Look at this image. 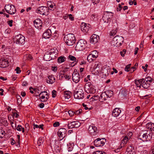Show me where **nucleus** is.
<instances>
[{
	"mask_svg": "<svg viewBox=\"0 0 154 154\" xmlns=\"http://www.w3.org/2000/svg\"><path fill=\"white\" fill-rule=\"evenodd\" d=\"M64 39L66 44L68 45H72L75 42V37L72 34H69L65 35Z\"/></svg>",
	"mask_w": 154,
	"mask_h": 154,
	"instance_id": "nucleus-1",
	"label": "nucleus"
},
{
	"mask_svg": "<svg viewBox=\"0 0 154 154\" xmlns=\"http://www.w3.org/2000/svg\"><path fill=\"white\" fill-rule=\"evenodd\" d=\"M13 22V21L12 20H10L8 21V23L10 26H12Z\"/></svg>",
	"mask_w": 154,
	"mask_h": 154,
	"instance_id": "nucleus-64",
	"label": "nucleus"
},
{
	"mask_svg": "<svg viewBox=\"0 0 154 154\" xmlns=\"http://www.w3.org/2000/svg\"><path fill=\"white\" fill-rule=\"evenodd\" d=\"M67 131L64 128H61L59 129L58 132V134L60 140H63L66 136Z\"/></svg>",
	"mask_w": 154,
	"mask_h": 154,
	"instance_id": "nucleus-10",
	"label": "nucleus"
},
{
	"mask_svg": "<svg viewBox=\"0 0 154 154\" xmlns=\"http://www.w3.org/2000/svg\"><path fill=\"white\" fill-rule=\"evenodd\" d=\"M117 32V31L116 29H113L110 32V35H114Z\"/></svg>",
	"mask_w": 154,
	"mask_h": 154,
	"instance_id": "nucleus-45",
	"label": "nucleus"
},
{
	"mask_svg": "<svg viewBox=\"0 0 154 154\" xmlns=\"http://www.w3.org/2000/svg\"><path fill=\"white\" fill-rule=\"evenodd\" d=\"M85 90L87 93L94 94L96 92L94 87L90 83H87L85 84Z\"/></svg>",
	"mask_w": 154,
	"mask_h": 154,
	"instance_id": "nucleus-7",
	"label": "nucleus"
},
{
	"mask_svg": "<svg viewBox=\"0 0 154 154\" xmlns=\"http://www.w3.org/2000/svg\"><path fill=\"white\" fill-rule=\"evenodd\" d=\"M104 14H106L107 15V16L109 17V20H110V19L113 16V13L111 12H106L104 13Z\"/></svg>",
	"mask_w": 154,
	"mask_h": 154,
	"instance_id": "nucleus-36",
	"label": "nucleus"
},
{
	"mask_svg": "<svg viewBox=\"0 0 154 154\" xmlns=\"http://www.w3.org/2000/svg\"><path fill=\"white\" fill-rule=\"evenodd\" d=\"M121 112V110L120 109L115 108L112 111V115L115 117H117L119 115Z\"/></svg>",
	"mask_w": 154,
	"mask_h": 154,
	"instance_id": "nucleus-22",
	"label": "nucleus"
},
{
	"mask_svg": "<svg viewBox=\"0 0 154 154\" xmlns=\"http://www.w3.org/2000/svg\"><path fill=\"white\" fill-rule=\"evenodd\" d=\"M73 149V147L72 146L69 145L68 146V151L69 152L72 151Z\"/></svg>",
	"mask_w": 154,
	"mask_h": 154,
	"instance_id": "nucleus-56",
	"label": "nucleus"
},
{
	"mask_svg": "<svg viewBox=\"0 0 154 154\" xmlns=\"http://www.w3.org/2000/svg\"><path fill=\"white\" fill-rule=\"evenodd\" d=\"M60 123L59 122H57L53 124V126L54 127L58 126L59 125Z\"/></svg>",
	"mask_w": 154,
	"mask_h": 154,
	"instance_id": "nucleus-58",
	"label": "nucleus"
},
{
	"mask_svg": "<svg viewBox=\"0 0 154 154\" xmlns=\"http://www.w3.org/2000/svg\"><path fill=\"white\" fill-rule=\"evenodd\" d=\"M68 17L70 20L71 21H73L74 20V18L72 17V15L71 14H68Z\"/></svg>",
	"mask_w": 154,
	"mask_h": 154,
	"instance_id": "nucleus-52",
	"label": "nucleus"
},
{
	"mask_svg": "<svg viewBox=\"0 0 154 154\" xmlns=\"http://www.w3.org/2000/svg\"><path fill=\"white\" fill-rule=\"evenodd\" d=\"M48 93H47L46 91H44L41 92L39 94V96H41L42 95H43L44 96L48 95Z\"/></svg>",
	"mask_w": 154,
	"mask_h": 154,
	"instance_id": "nucleus-50",
	"label": "nucleus"
},
{
	"mask_svg": "<svg viewBox=\"0 0 154 154\" xmlns=\"http://www.w3.org/2000/svg\"><path fill=\"white\" fill-rule=\"evenodd\" d=\"M129 140V138L127 136H125L124 137L122 140V143L121 145L122 146L124 144H126L127 141Z\"/></svg>",
	"mask_w": 154,
	"mask_h": 154,
	"instance_id": "nucleus-29",
	"label": "nucleus"
},
{
	"mask_svg": "<svg viewBox=\"0 0 154 154\" xmlns=\"http://www.w3.org/2000/svg\"><path fill=\"white\" fill-rule=\"evenodd\" d=\"M14 39V43L17 44L23 45L25 43V37L20 34L15 36Z\"/></svg>",
	"mask_w": 154,
	"mask_h": 154,
	"instance_id": "nucleus-3",
	"label": "nucleus"
},
{
	"mask_svg": "<svg viewBox=\"0 0 154 154\" xmlns=\"http://www.w3.org/2000/svg\"><path fill=\"white\" fill-rule=\"evenodd\" d=\"M52 97L54 98L56 96V91L55 90H53L52 92Z\"/></svg>",
	"mask_w": 154,
	"mask_h": 154,
	"instance_id": "nucleus-54",
	"label": "nucleus"
},
{
	"mask_svg": "<svg viewBox=\"0 0 154 154\" xmlns=\"http://www.w3.org/2000/svg\"><path fill=\"white\" fill-rule=\"evenodd\" d=\"M99 65H100L99 63H97L95 64V66H94V69H97V68H98L99 69V67H100Z\"/></svg>",
	"mask_w": 154,
	"mask_h": 154,
	"instance_id": "nucleus-62",
	"label": "nucleus"
},
{
	"mask_svg": "<svg viewBox=\"0 0 154 154\" xmlns=\"http://www.w3.org/2000/svg\"><path fill=\"white\" fill-rule=\"evenodd\" d=\"M72 95V93L69 91H66L64 92V96L66 99L69 98Z\"/></svg>",
	"mask_w": 154,
	"mask_h": 154,
	"instance_id": "nucleus-26",
	"label": "nucleus"
},
{
	"mask_svg": "<svg viewBox=\"0 0 154 154\" xmlns=\"http://www.w3.org/2000/svg\"><path fill=\"white\" fill-rule=\"evenodd\" d=\"M100 0H92L93 3L94 4H97L99 2Z\"/></svg>",
	"mask_w": 154,
	"mask_h": 154,
	"instance_id": "nucleus-63",
	"label": "nucleus"
},
{
	"mask_svg": "<svg viewBox=\"0 0 154 154\" xmlns=\"http://www.w3.org/2000/svg\"><path fill=\"white\" fill-rule=\"evenodd\" d=\"M48 10L54 11L56 8L55 4L51 1H48L47 2Z\"/></svg>",
	"mask_w": 154,
	"mask_h": 154,
	"instance_id": "nucleus-17",
	"label": "nucleus"
},
{
	"mask_svg": "<svg viewBox=\"0 0 154 154\" xmlns=\"http://www.w3.org/2000/svg\"><path fill=\"white\" fill-rule=\"evenodd\" d=\"M123 40V37L119 36L118 35L116 36L111 42V44L112 45L116 47H119L122 45Z\"/></svg>",
	"mask_w": 154,
	"mask_h": 154,
	"instance_id": "nucleus-2",
	"label": "nucleus"
},
{
	"mask_svg": "<svg viewBox=\"0 0 154 154\" xmlns=\"http://www.w3.org/2000/svg\"><path fill=\"white\" fill-rule=\"evenodd\" d=\"M44 139L41 138H39L38 141V144L39 146L41 145L44 142Z\"/></svg>",
	"mask_w": 154,
	"mask_h": 154,
	"instance_id": "nucleus-42",
	"label": "nucleus"
},
{
	"mask_svg": "<svg viewBox=\"0 0 154 154\" xmlns=\"http://www.w3.org/2000/svg\"><path fill=\"white\" fill-rule=\"evenodd\" d=\"M148 129H151V131H154V124L151 122L148 123L147 124Z\"/></svg>",
	"mask_w": 154,
	"mask_h": 154,
	"instance_id": "nucleus-30",
	"label": "nucleus"
},
{
	"mask_svg": "<svg viewBox=\"0 0 154 154\" xmlns=\"http://www.w3.org/2000/svg\"><path fill=\"white\" fill-rule=\"evenodd\" d=\"M80 123L77 121L68 122V127L69 128H78L80 126Z\"/></svg>",
	"mask_w": 154,
	"mask_h": 154,
	"instance_id": "nucleus-11",
	"label": "nucleus"
},
{
	"mask_svg": "<svg viewBox=\"0 0 154 154\" xmlns=\"http://www.w3.org/2000/svg\"><path fill=\"white\" fill-rule=\"evenodd\" d=\"M99 98V97L98 96H92L90 99L91 101H93L94 100H97Z\"/></svg>",
	"mask_w": 154,
	"mask_h": 154,
	"instance_id": "nucleus-37",
	"label": "nucleus"
},
{
	"mask_svg": "<svg viewBox=\"0 0 154 154\" xmlns=\"http://www.w3.org/2000/svg\"><path fill=\"white\" fill-rule=\"evenodd\" d=\"M105 152H102V151H97L93 152V154H105Z\"/></svg>",
	"mask_w": 154,
	"mask_h": 154,
	"instance_id": "nucleus-48",
	"label": "nucleus"
},
{
	"mask_svg": "<svg viewBox=\"0 0 154 154\" xmlns=\"http://www.w3.org/2000/svg\"><path fill=\"white\" fill-rule=\"evenodd\" d=\"M144 80V79H142L139 80H138V82H139L140 83V84H141V85H142V84Z\"/></svg>",
	"mask_w": 154,
	"mask_h": 154,
	"instance_id": "nucleus-61",
	"label": "nucleus"
},
{
	"mask_svg": "<svg viewBox=\"0 0 154 154\" xmlns=\"http://www.w3.org/2000/svg\"><path fill=\"white\" fill-rule=\"evenodd\" d=\"M19 98H17V103L18 104H20L22 102V99L20 96H19Z\"/></svg>",
	"mask_w": 154,
	"mask_h": 154,
	"instance_id": "nucleus-57",
	"label": "nucleus"
},
{
	"mask_svg": "<svg viewBox=\"0 0 154 154\" xmlns=\"http://www.w3.org/2000/svg\"><path fill=\"white\" fill-rule=\"evenodd\" d=\"M151 134H147V133H143L142 132L139 133L138 136V138L143 141H148L151 138Z\"/></svg>",
	"mask_w": 154,
	"mask_h": 154,
	"instance_id": "nucleus-5",
	"label": "nucleus"
},
{
	"mask_svg": "<svg viewBox=\"0 0 154 154\" xmlns=\"http://www.w3.org/2000/svg\"><path fill=\"white\" fill-rule=\"evenodd\" d=\"M131 64H129L126 66L125 69V70L127 72H129L130 69V67L131 66Z\"/></svg>",
	"mask_w": 154,
	"mask_h": 154,
	"instance_id": "nucleus-43",
	"label": "nucleus"
},
{
	"mask_svg": "<svg viewBox=\"0 0 154 154\" xmlns=\"http://www.w3.org/2000/svg\"><path fill=\"white\" fill-rule=\"evenodd\" d=\"M93 73L95 75H98L100 72V69L98 68H97V69H94V70L93 71Z\"/></svg>",
	"mask_w": 154,
	"mask_h": 154,
	"instance_id": "nucleus-41",
	"label": "nucleus"
},
{
	"mask_svg": "<svg viewBox=\"0 0 154 154\" xmlns=\"http://www.w3.org/2000/svg\"><path fill=\"white\" fill-rule=\"evenodd\" d=\"M126 51L125 49H123L122 51L120 52V54L122 57H123L124 56L125 54Z\"/></svg>",
	"mask_w": 154,
	"mask_h": 154,
	"instance_id": "nucleus-51",
	"label": "nucleus"
},
{
	"mask_svg": "<svg viewBox=\"0 0 154 154\" xmlns=\"http://www.w3.org/2000/svg\"><path fill=\"white\" fill-rule=\"evenodd\" d=\"M106 14H104V15L103 17V20L104 21V22L108 23L109 21L110 20L109 17L107 16Z\"/></svg>",
	"mask_w": 154,
	"mask_h": 154,
	"instance_id": "nucleus-32",
	"label": "nucleus"
},
{
	"mask_svg": "<svg viewBox=\"0 0 154 154\" xmlns=\"http://www.w3.org/2000/svg\"><path fill=\"white\" fill-rule=\"evenodd\" d=\"M88 130L91 135L94 136L97 134V128L96 127L92 125H90L88 128Z\"/></svg>",
	"mask_w": 154,
	"mask_h": 154,
	"instance_id": "nucleus-14",
	"label": "nucleus"
},
{
	"mask_svg": "<svg viewBox=\"0 0 154 154\" xmlns=\"http://www.w3.org/2000/svg\"><path fill=\"white\" fill-rule=\"evenodd\" d=\"M110 72V68L109 67L107 68H104L102 69V73L105 76H108Z\"/></svg>",
	"mask_w": 154,
	"mask_h": 154,
	"instance_id": "nucleus-25",
	"label": "nucleus"
},
{
	"mask_svg": "<svg viewBox=\"0 0 154 154\" xmlns=\"http://www.w3.org/2000/svg\"><path fill=\"white\" fill-rule=\"evenodd\" d=\"M105 142L104 138H97L94 141V145L96 146H102L104 145Z\"/></svg>",
	"mask_w": 154,
	"mask_h": 154,
	"instance_id": "nucleus-9",
	"label": "nucleus"
},
{
	"mask_svg": "<svg viewBox=\"0 0 154 154\" xmlns=\"http://www.w3.org/2000/svg\"><path fill=\"white\" fill-rule=\"evenodd\" d=\"M5 132L3 130H0V138H2L5 135Z\"/></svg>",
	"mask_w": 154,
	"mask_h": 154,
	"instance_id": "nucleus-44",
	"label": "nucleus"
},
{
	"mask_svg": "<svg viewBox=\"0 0 154 154\" xmlns=\"http://www.w3.org/2000/svg\"><path fill=\"white\" fill-rule=\"evenodd\" d=\"M51 32L50 29H47L43 33L42 37L45 39L49 38L51 35Z\"/></svg>",
	"mask_w": 154,
	"mask_h": 154,
	"instance_id": "nucleus-20",
	"label": "nucleus"
},
{
	"mask_svg": "<svg viewBox=\"0 0 154 154\" xmlns=\"http://www.w3.org/2000/svg\"><path fill=\"white\" fill-rule=\"evenodd\" d=\"M152 80L153 79L150 76H148L144 79V81L145 82H148L151 83Z\"/></svg>",
	"mask_w": 154,
	"mask_h": 154,
	"instance_id": "nucleus-34",
	"label": "nucleus"
},
{
	"mask_svg": "<svg viewBox=\"0 0 154 154\" xmlns=\"http://www.w3.org/2000/svg\"><path fill=\"white\" fill-rule=\"evenodd\" d=\"M72 79L73 81L75 83H78L80 80L79 75L77 71H74L72 74Z\"/></svg>",
	"mask_w": 154,
	"mask_h": 154,
	"instance_id": "nucleus-15",
	"label": "nucleus"
},
{
	"mask_svg": "<svg viewBox=\"0 0 154 154\" xmlns=\"http://www.w3.org/2000/svg\"><path fill=\"white\" fill-rule=\"evenodd\" d=\"M57 57V52H50L49 53H47L44 55V57L55 58Z\"/></svg>",
	"mask_w": 154,
	"mask_h": 154,
	"instance_id": "nucleus-18",
	"label": "nucleus"
},
{
	"mask_svg": "<svg viewBox=\"0 0 154 154\" xmlns=\"http://www.w3.org/2000/svg\"><path fill=\"white\" fill-rule=\"evenodd\" d=\"M99 38V36L95 34H93L91 37L90 42L94 44L98 42Z\"/></svg>",
	"mask_w": 154,
	"mask_h": 154,
	"instance_id": "nucleus-19",
	"label": "nucleus"
},
{
	"mask_svg": "<svg viewBox=\"0 0 154 154\" xmlns=\"http://www.w3.org/2000/svg\"><path fill=\"white\" fill-rule=\"evenodd\" d=\"M99 57L98 52L96 51H94L88 54L87 58H97Z\"/></svg>",
	"mask_w": 154,
	"mask_h": 154,
	"instance_id": "nucleus-21",
	"label": "nucleus"
},
{
	"mask_svg": "<svg viewBox=\"0 0 154 154\" xmlns=\"http://www.w3.org/2000/svg\"><path fill=\"white\" fill-rule=\"evenodd\" d=\"M36 12L41 14L45 15L46 13L48 12V9L46 7L41 6L37 8L36 10Z\"/></svg>",
	"mask_w": 154,
	"mask_h": 154,
	"instance_id": "nucleus-13",
	"label": "nucleus"
},
{
	"mask_svg": "<svg viewBox=\"0 0 154 154\" xmlns=\"http://www.w3.org/2000/svg\"><path fill=\"white\" fill-rule=\"evenodd\" d=\"M70 60L71 61H74L72 62V63H70L69 64V66L71 67L74 66L77 63L76 61V58H70Z\"/></svg>",
	"mask_w": 154,
	"mask_h": 154,
	"instance_id": "nucleus-33",
	"label": "nucleus"
},
{
	"mask_svg": "<svg viewBox=\"0 0 154 154\" xmlns=\"http://www.w3.org/2000/svg\"><path fill=\"white\" fill-rule=\"evenodd\" d=\"M51 69L52 71L54 72H56L57 69V66H52Z\"/></svg>",
	"mask_w": 154,
	"mask_h": 154,
	"instance_id": "nucleus-60",
	"label": "nucleus"
},
{
	"mask_svg": "<svg viewBox=\"0 0 154 154\" xmlns=\"http://www.w3.org/2000/svg\"><path fill=\"white\" fill-rule=\"evenodd\" d=\"M74 96L75 99H82L84 97V92L82 89H79L78 91H74Z\"/></svg>",
	"mask_w": 154,
	"mask_h": 154,
	"instance_id": "nucleus-8",
	"label": "nucleus"
},
{
	"mask_svg": "<svg viewBox=\"0 0 154 154\" xmlns=\"http://www.w3.org/2000/svg\"><path fill=\"white\" fill-rule=\"evenodd\" d=\"M11 125L12 127L14 128H16V123H15L14 124V125L13 124H14V123L13 122H11Z\"/></svg>",
	"mask_w": 154,
	"mask_h": 154,
	"instance_id": "nucleus-59",
	"label": "nucleus"
},
{
	"mask_svg": "<svg viewBox=\"0 0 154 154\" xmlns=\"http://www.w3.org/2000/svg\"><path fill=\"white\" fill-rule=\"evenodd\" d=\"M17 130L19 131H22L23 133L24 132V128L22 127L20 125H19L17 127Z\"/></svg>",
	"mask_w": 154,
	"mask_h": 154,
	"instance_id": "nucleus-35",
	"label": "nucleus"
},
{
	"mask_svg": "<svg viewBox=\"0 0 154 154\" xmlns=\"http://www.w3.org/2000/svg\"><path fill=\"white\" fill-rule=\"evenodd\" d=\"M9 63L7 60L5 58H0V67L5 68L8 66Z\"/></svg>",
	"mask_w": 154,
	"mask_h": 154,
	"instance_id": "nucleus-16",
	"label": "nucleus"
},
{
	"mask_svg": "<svg viewBox=\"0 0 154 154\" xmlns=\"http://www.w3.org/2000/svg\"><path fill=\"white\" fill-rule=\"evenodd\" d=\"M57 62L59 63H61L64 62L66 60V58H58Z\"/></svg>",
	"mask_w": 154,
	"mask_h": 154,
	"instance_id": "nucleus-46",
	"label": "nucleus"
},
{
	"mask_svg": "<svg viewBox=\"0 0 154 154\" xmlns=\"http://www.w3.org/2000/svg\"><path fill=\"white\" fill-rule=\"evenodd\" d=\"M34 25L35 27L37 28H38L41 26L42 22L39 18H37L34 21Z\"/></svg>",
	"mask_w": 154,
	"mask_h": 154,
	"instance_id": "nucleus-23",
	"label": "nucleus"
},
{
	"mask_svg": "<svg viewBox=\"0 0 154 154\" xmlns=\"http://www.w3.org/2000/svg\"><path fill=\"white\" fill-rule=\"evenodd\" d=\"M51 35V36L53 37V39L54 40L56 39L59 36L58 34L57 33H54L52 35Z\"/></svg>",
	"mask_w": 154,
	"mask_h": 154,
	"instance_id": "nucleus-40",
	"label": "nucleus"
},
{
	"mask_svg": "<svg viewBox=\"0 0 154 154\" xmlns=\"http://www.w3.org/2000/svg\"><path fill=\"white\" fill-rule=\"evenodd\" d=\"M82 109H79V110L74 112V114H75V115H78L81 113L82 112Z\"/></svg>",
	"mask_w": 154,
	"mask_h": 154,
	"instance_id": "nucleus-49",
	"label": "nucleus"
},
{
	"mask_svg": "<svg viewBox=\"0 0 154 154\" xmlns=\"http://www.w3.org/2000/svg\"><path fill=\"white\" fill-rule=\"evenodd\" d=\"M87 42L83 39H80L77 43L75 47V49L77 51L83 50L85 48Z\"/></svg>",
	"mask_w": 154,
	"mask_h": 154,
	"instance_id": "nucleus-4",
	"label": "nucleus"
},
{
	"mask_svg": "<svg viewBox=\"0 0 154 154\" xmlns=\"http://www.w3.org/2000/svg\"><path fill=\"white\" fill-rule=\"evenodd\" d=\"M80 26L82 31L85 32H87L91 27V26L89 24L83 22L81 24Z\"/></svg>",
	"mask_w": 154,
	"mask_h": 154,
	"instance_id": "nucleus-12",
	"label": "nucleus"
},
{
	"mask_svg": "<svg viewBox=\"0 0 154 154\" xmlns=\"http://www.w3.org/2000/svg\"><path fill=\"white\" fill-rule=\"evenodd\" d=\"M24 58H32V57L31 55L28 54L26 52L24 54Z\"/></svg>",
	"mask_w": 154,
	"mask_h": 154,
	"instance_id": "nucleus-47",
	"label": "nucleus"
},
{
	"mask_svg": "<svg viewBox=\"0 0 154 154\" xmlns=\"http://www.w3.org/2000/svg\"><path fill=\"white\" fill-rule=\"evenodd\" d=\"M150 85V83L145 82V81H144L142 84V86L144 88L147 89L149 87Z\"/></svg>",
	"mask_w": 154,
	"mask_h": 154,
	"instance_id": "nucleus-31",
	"label": "nucleus"
},
{
	"mask_svg": "<svg viewBox=\"0 0 154 154\" xmlns=\"http://www.w3.org/2000/svg\"><path fill=\"white\" fill-rule=\"evenodd\" d=\"M55 81V79L54 76L53 75H51L48 76V79H47V83L52 84Z\"/></svg>",
	"mask_w": 154,
	"mask_h": 154,
	"instance_id": "nucleus-24",
	"label": "nucleus"
},
{
	"mask_svg": "<svg viewBox=\"0 0 154 154\" xmlns=\"http://www.w3.org/2000/svg\"><path fill=\"white\" fill-rule=\"evenodd\" d=\"M38 96L39 97L40 100L41 102H45V96H44L43 95H41V96H39V95Z\"/></svg>",
	"mask_w": 154,
	"mask_h": 154,
	"instance_id": "nucleus-39",
	"label": "nucleus"
},
{
	"mask_svg": "<svg viewBox=\"0 0 154 154\" xmlns=\"http://www.w3.org/2000/svg\"><path fill=\"white\" fill-rule=\"evenodd\" d=\"M5 9L7 13L10 14H14L16 12L15 7L12 5H6Z\"/></svg>",
	"mask_w": 154,
	"mask_h": 154,
	"instance_id": "nucleus-6",
	"label": "nucleus"
},
{
	"mask_svg": "<svg viewBox=\"0 0 154 154\" xmlns=\"http://www.w3.org/2000/svg\"><path fill=\"white\" fill-rule=\"evenodd\" d=\"M104 93L106 94L107 98L110 97H112L113 95V91L111 90L107 91Z\"/></svg>",
	"mask_w": 154,
	"mask_h": 154,
	"instance_id": "nucleus-28",
	"label": "nucleus"
},
{
	"mask_svg": "<svg viewBox=\"0 0 154 154\" xmlns=\"http://www.w3.org/2000/svg\"><path fill=\"white\" fill-rule=\"evenodd\" d=\"M68 113L70 116L72 117L74 114V112L71 110H69L68 112Z\"/></svg>",
	"mask_w": 154,
	"mask_h": 154,
	"instance_id": "nucleus-55",
	"label": "nucleus"
},
{
	"mask_svg": "<svg viewBox=\"0 0 154 154\" xmlns=\"http://www.w3.org/2000/svg\"><path fill=\"white\" fill-rule=\"evenodd\" d=\"M106 94L104 93H102L99 97V101L101 102H103L106 100Z\"/></svg>",
	"mask_w": 154,
	"mask_h": 154,
	"instance_id": "nucleus-27",
	"label": "nucleus"
},
{
	"mask_svg": "<svg viewBox=\"0 0 154 154\" xmlns=\"http://www.w3.org/2000/svg\"><path fill=\"white\" fill-rule=\"evenodd\" d=\"M15 70L16 71V73L17 74L20 73L21 71V70H20V68L18 67H17Z\"/></svg>",
	"mask_w": 154,
	"mask_h": 154,
	"instance_id": "nucleus-53",
	"label": "nucleus"
},
{
	"mask_svg": "<svg viewBox=\"0 0 154 154\" xmlns=\"http://www.w3.org/2000/svg\"><path fill=\"white\" fill-rule=\"evenodd\" d=\"M133 148L131 146H128L127 149L126 151L127 152H128V153H130L131 154V152H132Z\"/></svg>",
	"mask_w": 154,
	"mask_h": 154,
	"instance_id": "nucleus-38",
	"label": "nucleus"
}]
</instances>
